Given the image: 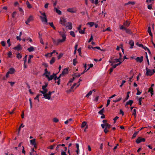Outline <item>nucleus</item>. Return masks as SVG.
<instances>
[{
	"label": "nucleus",
	"mask_w": 155,
	"mask_h": 155,
	"mask_svg": "<svg viewBox=\"0 0 155 155\" xmlns=\"http://www.w3.org/2000/svg\"><path fill=\"white\" fill-rule=\"evenodd\" d=\"M29 101L30 104V107L31 109L32 108V103L31 101V98L29 99Z\"/></svg>",
	"instance_id": "79ce46f5"
},
{
	"label": "nucleus",
	"mask_w": 155,
	"mask_h": 155,
	"mask_svg": "<svg viewBox=\"0 0 155 155\" xmlns=\"http://www.w3.org/2000/svg\"><path fill=\"white\" fill-rule=\"evenodd\" d=\"M86 124L87 123L85 121H84L81 124V127L82 128L84 127L86 125Z\"/></svg>",
	"instance_id": "2f4dec72"
},
{
	"label": "nucleus",
	"mask_w": 155,
	"mask_h": 155,
	"mask_svg": "<svg viewBox=\"0 0 155 155\" xmlns=\"http://www.w3.org/2000/svg\"><path fill=\"white\" fill-rule=\"evenodd\" d=\"M104 111V108L102 109L101 110H100V111H99L98 112V113L99 114H100L101 115H102L103 114V112Z\"/></svg>",
	"instance_id": "e433bc0d"
},
{
	"label": "nucleus",
	"mask_w": 155,
	"mask_h": 155,
	"mask_svg": "<svg viewBox=\"0 0 155 155\" xmlns=\"http://www.w3.org/2000/svg\"><path fill=\"white\" fill-rule=\"evenodd\" d=\"M68 73V69L66 68H64L62 71V73L61 74V75H64V74H67Z\"/></svg>",
	"instance_id": "f8f14e48"
},
{
	"label": "nucleus",
	"mask_w": 155,
	"mask_h": 155,
	"mask_svg": "<svg viewBox=\"0 0 155 155\" xmlns=\"http://www.w3.org/2000/svg\"><path fill=\"white\" fill-rule=\"evenodd\" d=\"M148 92H150L151 94L152 95L153 94V89L152 87H150L149 88V90L148 91Z\"/></svg>",
	"instance_id": "7c9ffc66"
},
{
	"label": "nucleus",
	"mask_w": 155,
	"mask_h": 155,
	"mask_svg": "<svg viewBox=\"0 0 155 155\" xmlns=\"http://www.w3.org/2000/svg\"><path fill=\"white\" fill-rule=\"evenodd\" d=\"M67 11L72 13H75L76 12V10L74 8H70L67 9Z\"/></svg>",
	"instance_id": "6e6552de"
},
{
	"label": "nucleus",
	"mask_w": 155,
	"mask_h": 155,
	"mask_svg": "<svg viewBox=\"0 0 155 155\" xmlns=\"http://www.w3.org/2000/svg\"><path fill=\"white\" fill-rule=\"evenodd\" d=\"M132 114L134 116L135 118L136 117V110L135 109H134Z\"/></svg>",
	"instance_id": "58836bf2"
},
{
	"label": "nucleus",
	"mask_w": 155,
	"mask_h": 155,
	"mask_svg": "<svg viewBox=\"0 0 155 155\" xmlns=\"http://www.w3.org/2000/svg\"><path fill=\"white\" fill-rule=\"evenodd\" d=\"M78 31L79 33L81 34H84V30H83L81 29Z\"/></svg>",
	"instance_id": "6e6d98bb"
},
{
	"label": "nucleus",
	"mask_w": 155,
	"mask_h": 155,
	"mask_svg": "<svg viewBox=\"0 0 155 155\" xmlns=\"http://www.w3.org/2000/svg\"><path fill=\"white\" fill-rule=\"evenodd\" d=\"M138 104L140 105H141V98H140L138 99Z\"/></svg>",
	"instance_id": "603ef678"
},
{
	"label": "nucleus",
	"mask_w": 155,
	"mask_h": 155,
	"mask_svg": "<svg viewBox=\"0 0 155 155\" xmlns=\"http://www.w3.org/2000/svg\"><path fill=\"white\" fill-rule=\"evenodd\" d=\"M77 62L76 59L75 58L73 60V64L74 65H76Z\"/></svg>",
	"instance_id": "5fc2aeb1"
},
{
	"label": "nucleus",
	"mask_w": 155,
	"mask_h": 155,
	"mask_svg": "<svg viewBox=\"0 0 155 155\" xmlns=\"http://www.w3.org/2000/svg\"><path fill=\"white\" fill-rule=\"evenodd\" d=\"M130 24V22L127 21H126L124 22V25L125 26L128 27Z\"/></svg>",
	"instance_id": "b1692460"
},
{
	"label": "nucleus",
	"mask_w": 155,
	"mask_h": 155,
	"mask_svg": "<svg viewBox=\"0 0 155 155\" xmlns=\"http://www.w3.org/2000/svg\"><path fill=\"white\" fill-rule=\"evenodd\" d=\"M121 99H122V97H120L119 98H118L117 100H114L113 102L115 103H116V102H118L120 101L121 100Z\"/></svg>",
	"instance_id": "ea45409f"
},
{
	"label": "nucleus",
	"mask_w": 155,
	"mask_h": 155,
	"mask_svg": "<svg viewBox=\"0 0 155 155\" xmlns=\"http://www.w3.org/2000/svg\"><path fill=\"white\" fill-rule=\"evenodd\" d=\"M27 50L30 52L33 51H34V48L33 46H31L30 48H28Z\"/></svg>",
	"instance_id": "6ab92c4d"
},
{
	"label": "nucleus",
	"mask_w": 155,
	"mask_h": 155,
	"mask_svg": "<svg viewBox=\"0 0 155 155\" xmlns=\"http://www.w3.org/2000/svg\"><path fill=\"white\" fill-rule=\"evenodd\" d=\"M153 1H146L147 3L148 4L147 5V8L149 9H152V4L153 3Z\"/></svg>",
	"instance_id": "7ed1b4c3"
},
{
	"label": "nucleus",
	"mask_w": 155,
	"mask_h": 155,
	"mask_svg": "<svg viewBox=\"0 0 155 155\" xmlns=\"http://www.w3.org/2000/svg\"><path fill=\"white\" fill-rule=\"evenodd\" d=\"M40 18L42 22H44L45 23L47 24V19L46 17H45L40 16Z\"/></svg>",
	"instance_id": "9d476101"
},
{
	"label": "nucleus",
	"mask_w": 155,
	"mask_h": 155,
	"mask_svg": "<svg viewBox=\"0 0 155 155\" xmlns=\"http://www.w3.org/2000/svg\"><path fill=\"white\" fill-rule=\"evenodd\" d=\"M40 95H42L41 94H38L37 96L34 98L35 100H37L38 102L39 101V97Z\"/></svg>",
	"instance_id": "c85d7f7f"
},
{
	"label": "nucleus",
	"mask_w": 155,
	"mask_h": 155,
	"mask_svg": "<svg viewBox=\"0 0 155 155\" xmlns=\"http://www.w3.org/2000/svg\"><path fill=\"white\" fill-rule=\"evenodd\" d=\"M60 34L62 38V39H58L57 41H56L54 38H52V41L54 44L55 45H58L60 43L66 41V38L65 34L61 32H60Z\"/></svg>",
	"instance_id": "f257e3e1"
},
{
	"label": "nucleus",
	"mask_w": 155,
	"mask_h": 155,
	"mask_svg": "<svg viewBox=\"0 0 155 155\" xmlns=\"http://www.w3.org/2000/svg\"><path fill=\"white\" fill-rule=\"evenodd\" d=\"M35 139H34L33 140H30V142L31 144L32 145H34L35 143Z\"/></svg>",
	"instance_id": "a878e982"
},
{
	"label": "nucleus",
	"mask_w": 155,
	"mask_h": 155,
	"mask_svg": "<svg viewBox=\"0 0 155 155\" xmlns=\"http://www.w3.org/2000/svg\"><path fill=\"white\" fill-rule=\"evenodd\" d=\"M16 12H15V11L12 14V18H14L15 17V16L16 15Z\"/></svg>",
	"instance_id": "e2e57ef3"
},
{
	"label": "nucleus",
	"mask_w": 155,
	"mask_h": 155,
	"mask_svg": "<svg viewBox=\"0 0 155 155\" xmlns=\"http://www.w3.org/2000/svg\"><path fill=\"white\" fill-rule=\"evenodd\" d=\"M70 35H71L72 37H75V35L74 33V32L72 31H71L70 32Z\"/></svg>",
	"instance_id": "473e14b6"
},
{
	"label": "nucleus",
	"mask_w": 155,
	"mask_h": 155,
	"mask_svg": "<svg viewBox=\"0 0 155 155\" xmlns=\"http://www.w3.org/2000/svg\"><path fill=\"white\" fill-rule=\"evenodd\" d=\"M27 57V55H26L25 56V57L24 58V61L25 64V63L26 62Z\"/></svg>",
	"instance_id": "bf43d9fd"
},
{
	"label": "nucleus",
	"mask_w": 155,
	"mask_h": 155,
	"mask_svg": "<svg viewBox=\"0 0 155 155\" xmlns=\"http://www.w3.org/2000/svg\"><path fill=\"white\" fill-rule=\"evenodd\" d=\"M110 99H108L107 101V103L106 104V106L107 107L110 104Z\"/></svg>",
	"instance_id": "0e129e2a"
},
{
	"label": "nucleus",
	"mask_w": 155,
	"mask_h": 155,
	"mask_svg": "<svg viewBox=\"0 0 155 155\" xmlns=\"http://www.w3.org/2000/svg\"><path fill=\"white\" fill-rule=\"evenodd\" d=\"M40 12L41 15L43 16V17H46L45 13V12Z\"/></svg>",
	"instance_id": "a18cd8bd"
},
{
	"label": "nucleus",
	"mask_w": 155,
	"mask_h": 155,
	"mask_svg": "<svg viewBox=\"0 0 155 155\" xmlns=\"http://www.w3.org/2000/svg\"><path fill=\"white\" fill-rule=\"evenodd\" d=\"M129 43L130 45V48H133V47L134 46V41L132 40H130L129 41Z\"/></svg>",
	"instance_id": "ddd939ff"
},
{
	"label": "nucleus",
	"mask_w": 155,
	"mask_h": 155,
	"mask_svg": "<svg viewBox=\"0 0 155 155\" xmlns=\"http://www.w3.org/2000/svg\"><path fill=\"white\" fill-rule=\"evenodd\" d=\"M143 57L141 56L140 57H137L135 58V60L137 62L141 63L143 61Z\"/></svg>",
	"instance_id": "0eeeda50"
},
{
	"label": "nucleus",
	"mask_w": 155,
	"mask_h": 155,
	"mask_svg": "<svg viewBox=\"0 0 155 155\" xmlns=\"http://www.w3.org/2000/svg\"><path fill=\"white\" fill-rule=\"evenodd\" d=\"M84 67L85 68V70L81 73V74H83L85 72L87 71L90 68V67L88 68L87 69V70H86V67H87V65L86 64H84Z\"/></svg>",
	"instance_id": "aec40b11"
},
{
	"label": "nucleus",
	"mask_w": 155,
	"mask_h": 155,
	"mask_svg": "<svg viewBox=\"0 0 155 155\" xmlns=\"http://www.w3.org/2000/svg\"><path fill=\"white\" fill-rule=\"evenodd\" d=\"M146 75L147 76H151L153 74L152 71L150 69H148L147 67H146Z\"/></svg>",
	"instance_id": "f03ea898"
},
{
	"label": "nucleus",
	"mask_w": 155,
	"mask_h": 155,
	"mask_svg": "<svg viewBox=\"0 0 155 155\" xmlns=\"http://www.w3.org/2000/svg\"><path fill=\"white\" fill-rule=\"evenodd\" d=\"M8 72L10 74H13L15 72V69L12 68H10Z\"/></svg>",
	"instance_id": "412c9836"
},
{
	"label": "nucleus",
	"mask_w": 155,
	"mask_h": 155,
	"mask_svg": "<svg viewBox=\"0 0 155 155\" xmlns=\"http://www.w3.org/2000/svg\"><path fill=\"white\" fill-rule=\"evenodd\" d=\"M26 5L27 6V7L29 8H32V6H31V4H30L29 3V2H28V1H27L26 2Z\"/></svg>",
	"instance_id": "393cba45"
},
{
	"label": "nucleus",
	"mask_w": 155,
	"mask_h": 155,
	"mask_svg": "<svg viewBox=\"0 0 155 155\" xmlns=\"http://www.w3.org/2000/svg\"><path fill=\"white\" fill-rule=\"evenodd\" d=\"M43 91H44V94L45 93H47L48 92V90L47 89V88H44V89H43Z\"/></svg>",
	"instance_id": "680f3d73"
},
{
	"label": "nucleus",
	"mask_w": 155,
	"mask_h": 155,
	"mask_svg": "<svg viewBox=\"0 0 155 155\" xmlns=\"http://www.w3.org/2000/svg\"><path fill=\"white\" fill-rule=\"evenodd\" d=\"M67 22L66 19L64 18H61L60 20V22L63 25L65 26V23Z\"/></svg>",
	"instance_id": "39448f33"
},
{
	"label": "nucleus",
	"mask_w": 155,
	"mask_h": 155,
	"mask_svg": "<svg viewBox=\"0 0 155 155\" xmlns=\"http://www.w3.org/2000/svg\"><path fill=\"white\" fill-rule=\"evenodd\" d=\"M48 83H46L44 85L42 86V89L46 88L48 86Z\"/></svg>",
	"instance_id": "37998d69"
},
{
	"label": "nucleus",
	"mask_w": 155,
	"mask_h": 155,
	"mask_svg": "<svg viewBox=\"0 0 155 155\" xmlns=\"http://www.w3.org/2000/svg\"><path fill=\"white\" fill-rule=\"evenodd\" d=\"M16 57L18 59H19L21 58L22 55L19 53H18L17 54Z\"/></svg>",
	"instance_id": "f704fd0d"
},
{
	"label": "nucleus",
	"mask_w": 155,
	"mask_h": 155,
	"mask_svg": "<svg viewBox=\"0 0 155 155\" xmlns=\"http://www.w3.org/2000/svg\"><path fill=\"white\" fill-rule=\"evenodd\" d=\"M119 118L117 116L115 117L114 119V123H115L116 122V120Z\"/></svg>",
	"instance_id": "3c124183"
},
{
	"label": "nucleus",
	"mask_w": 155,
	"mask_h": 155,
	"mask_svg": "<svg viewBox=\"0 0 155 155\" xmlns=\"http://www.w3.org/2000/svg\"><path fill=\"white\" fill-rule=\"evenodd\" d=\"M5 42L4 41H2L1 42V44L2 46L4 47L5 45Z\"/></svg>",
	"instance_id": "8fccbe9b"
},
{
	"label": "nucleus",
	"mask_w": 155,
	"mask_h": 155,
	"mask_svg": "<svg viewBox=\"0 0 155 155\" xmlns=\"http://www.w3.org/2000/svg\"><path fill=\"white\" fill-rule=\"evenodd\" d=\"M18 9H19V10L20 12L23 13L22 15H23L24 14H23L24 12H23V10L21 8H19H19Z\"/></svg>",
	"instance_id": "13d9d810"
},
{
	"label": "nucleus",
	"mask_w": 155,
	"mask_h": 155,
	"mask_svg": "<svg viewBox=\"0 0 155 155\" xmlns=\"http://www.w3.org/2000/svg\"><path fill=\"white\" fill-rule=\"evenodd\" d=\"M111 125L107 123H106V128H107V129H109L111 127Z\"/></svg>",
	"instance_id": "a19ab883"
},
{
	"label": "nucleus",
	"mask_w": 155,
	"mask_h": 155,
	"mask_svg": "<svg viewBox=\"0 0 155 155\" xmlns=\"http://www.w3.org/2000/svg\"><path fill=\"white\" fill-rule=\"evenodd\" d=\"M33 20V16L32 15H31L29 16V18L27 19V21L28 22H30L31 21Z\"/></svg>",
	"instance_id": "5701e85b"
},
{
	"label": "nucleus",
	"mask_w": 155,
	"mask_h": 155,
	"mask_svg": "<svg viewBox=\"0 0 155 155\" xmlns=\"http://www.w3.org/2000/svg\"><path fill=\"white\" fill-rule=\"evenodd\" d=\"M138 133L139 131L135 132L132 136V139H134L136 137L137 135L138 134Z\"/></svg>",
	"instance_id": "bb28decb"
},
{
	"label": "nucleus",
	"mask_w": 155,
	"mask_h": 155,
	"mask_svg": "<svg viewBox=\"0 0 155 155\" xmlns=\"http://www.w3.org/2000/svg\"><path fill=\"white\" fill-rule=\"evenodd\" d=\"M95 48H96L97 49H98V50H101V51H103V50H102V49H101L100 47H94L93 48V49H95Z\"/></svg>",
	"instance_id": "69168bd1"
},
{
	"label": "nucleus",
	"mask_w": 155,
	"mask_h": 155,
	"mask_svg": "<svg viewBox=\"0 0 155 155\" xmlns=\"http://www.w3.org/2000/svg\"><path fill=\"white\" fill-rule=\"evenodd\" d=\"M55 11L58 14L60 15L61 14V11L58 10L56 8H54Z\"/></svg>",
	"instance_id": "4be33fe9"
},
{
	"label": "nucleus",
	"mask_w": 155,
	"mask_h": 155,
	"mask_svg": "<svg viewBox=\"0 0 155 155\" xmlns=\"http://www.w3.org/2000/svg\"><path fill=\"white\" fill-rule=\"evenodd\" d=\"M125 30L126 31V32L127 33L130 35L132 34V33L130 30L127 29L126 28V29H125Z\"/></svg>",
	"instance_id": "72a5a7b5"
},
{
	"label": "nucleus",
	"mask_w": 155,
	"mask_h": 155,
	"mask_svg": "<svg viewBox=\"0 0 155 155\" xmlns=\"http://www.w3.org/2000/svg\"><path fill=\"white\" fill-rule=\"evenodd\" d=\"M53 121L55 123H57L58 121V120L57 118H55L53 119Z\"/></svg>",
	"instance_id": "052dcab7"
},
{
	"label": "nucleus",
	"mask_w": 155,
	"mask_h": 155,
	"mask_svg": "<svg viewBox=\"0 0 155 155\" xmlns=\"http://www.w3.org/2000/svg\"><path fill=\"white\" fill-rule=\"evenodd\" d=\"M55 76V74L53 73L52 75H51L50 77L48 74L45 75V77L48 78L49 81L52 80L54 78V76Z\"/></svg>",
	"instance_id": "423d86ee"
},
{
	"label": "nucleus",
	"mask_w": 155,
	"mask_h": 155,
	"mask_svg": "<svg viewBox=\"0 0 155 155\" xmlns=\"http://www.w3.org/2000/svg\"><path fill=\"white\" fill-rule=\"evenodd\" d=\"M93 39V37L92 36V35H91L90 38L89 40L88 41V42L89 43V42H91Z\"/></svg>",
	"instance_id": "338daca9"
},
{
	"label": "nucleus",
	"mask_w": 155,
	"mask_h": 155,
	"mask_svg": "<svg viewBox=\"0 0 155 155\" xmlns=\"http://www.w3.org/2000/svg\"><path fill=\"white\" fill-rule=\"evenodd\" d=\"M56 51L55 50H54L52 52L50 53H48L45 55V56L46 57H51L52 56V54L55 53Z\"/></svg>",
	"instance_id": "9b49d317"
},
{
	"label": "nucleus",
	"mask_w": 155,
	"mask_h": 155,
	"mask_svg": "<svg viewBox=\"0 0 155 155\" xmlns=\"http://www.w3.org/2000/svg\"><path fill=\"white\" fill-rule=\"evenodd\" d=\"M12 55V52L9 51L8 53V56L9 58H11V55Z\"/></svg>",
	"instance_id": "de8ad7c7"
},
{
	"label": "nucleus",
	"mask_w": 155,
	"mask_h": 155,
	"mask_svg": "<svg viewBox=\"0 0 155 155\" xmlns=\"http://www.w3.org/2000/svg\"><path fill=\"white\" fill-rule=\"evenodd\" d=\"M92 93V91H90L86 95V97H89L91 95Z\"/></svg>",
	"instance_id": "c756f323"
},
{
	"label": "nucleus",
	"mask_w": 155,
	"mask_h": 155,
	"mask_svg": "<svg viewBox=\"0 0 155 155\" xmlns=\"http://www.w3.org/2000/svg\"><path fill=\"white\" fill-rule=\"evenodd\" d=\"M55 58L53 57L52 58V59L50 61V63L51 64H52L55 62Z\"/></svg>",
	"instance_id": "cd10ccee"
},
{
	"label": "nucleus",
	"mask_w": 155,
	"mask_h": 155,
	"mask_svg": "<svg viewBox=\"0 0 155 155\" xmlns=\"http://www.w3.org/2000/svg\"><path fill=\"white\" fill-rule=\"evenodd\" d=\"M43 96L44 97V98L48 99V100H50L51 99V96L48 95V94L45 93L43 94Z\"/></svg>",
	"instance_id": "4468645a"
},
{
	"label": "nucleus",
	"mask_w": 155,
	"mask_h": 155,
	"mask_svg": "<svg viewBox=\"0 0 155 155\" xmlns=\"http://www.w3.org/2000/svg\"><path fill=\"white\" fill-rule=\"evenodd\" d=\"M63 54L62 53H61L58 57V59H59L61 58L63 56Z\"/></svg>",
	"instance_id": "09e8293b"
},
{
	"label": "nucleus",
	"mask_w": 155,
	"mask_h": 155,
	"mask_svg": "<svg viewBox=\"0 0 155 155\" xmlns=\"http://www.w3.org/2000/svg\"><path fill=\"white\" fill-rule=\"evenodd\" d=\"M8 83L10 84L11 86L12 87L14 85L15 83V82H12L10 81H8Z\"/></svg>",
	"instance_id": "4d7b16f0"
},
{
	"label": "nucleus",
	"mask_w": 155,
	"mask_h": 155,
	"mask_svg": "<svg viewBox=\"0 0 155 155\" xmlns=\"http://www.w3.org/2000/svg\"><path fill=\"white\" fill-rule=\"evenodd\" d=\"M21 49V45L20 44L18 45L17 46L14 47L13 49L16 50L17 51H19Z\"/></svg>",
	"instance_id": "f3484780"
},
{
	"label": "nucleus",
	"mask_w": 155,
	"mask_h": 155,
	"mask_svg": "<svg viewBox=\"0 0 155 155\" xmlns=\"http://www.w3.org/2000/svg\"><path fill=\"white\" fill-rule=\"evenodd\" d=\"M120 30H124L126 29V28L124 27L122 25H120Z\"/></svg>",
	"instance_id": "c03bdc74"
},
{
	"label": "nucleus",
	"mask_w": 155,
	"mask_h": 155,
	"mask_svg": "<svg viewBox=\"0 0 155 155\" xmlns=\"http://www.w3.org/2000/svg\"><path fill=\"white\" fill-rule=\"evenodd\" d=\"M145 139L144 138H142L140 137H139L136 141L137 144L141 142H144Z\"/></svg>",
	"instance_id": "20e7f679"
},
{
	"label": "nucleus",
	"mask_w": 155,
	"mask_h": 155,
	"mask_svg": "<svg viewBox=\"0 0 155 155\" xmlns=\"http://www.w3.org/2000/svg\"><path fill=\"white\" fill-rule=\"evenodd\" d=\"M137 92L136 94L137 95H140L141 93V92L140 91L139 89L138 88H137Z\"/></svg>",
	"instance_id": "49530a36"
},
{
	"label": "nucleus",
	"mask_w": 155,
	"mask_h": 155,
	"mask_svg": "<svg viewBox=\"0 0 155 155\" xmlns=\"http://www.w3.org/2000/svg\"><path fill=\"white\" fill-rule=\"evenodd\" d=\"M45 72L44 74L43 75H45H45L46 74H47L48 73V71L47 69L45 68Z\"/></svg>",
	"instance_id": "864d4df0"
},
{
	"label": "nucleus",
	"mask_w": 155,
	"mask_h": 155,
	"mask_svg": "<svg viewBox=\"0 0 155 155\" xmlns=\"http://www.w3.org/2000/svg\"><path fill=\"white\" fill-rule=\"evenodd\" d=\"M135 3L134 2H128L125 3V5H134Z\"/></svg>",
	"instance_id": "dca6fc26"
},
{
	"label": "nucleus",
	"mask_w": 155,
	"mask_h": 155,
	"mask_svg": "<svg viewBox=\"0 0 155 155\" xmlns=\"http://www.w3.org/2000/svg\"><path fill=\"white\" fill-rule=\"evenodd\" d=\"M107 128H105L104 130V131L106 134L108 132V130L107 129Z\"/></svg>",
	"instance_id": "774afa93"
},
{
	"label": "nucleus",
	"mask_w": 155,
	"mask_h": 155,
	"mask_svg": "<svg viewBox=\"0 0 155 155\" xmlns=\"http://www.w3.org/2000/svg\"><path fill=\"white\" fill-rule=\"evenodd\" d=\"M91 2L92 3H94L95 5H97L98 4L99 2L98 1H91Z\"/></svg>",
	"instance_id": "4c0bfd02"
},
{
	"label": "nucleus",
	"mask_w": 155,
	"mask_h": 155,
	"mask_svg": "<svg viewBox=\"0 0 155 155\" xmlns=\"http://www.w3.org/2000/svg\"><path fill=\"white\" fill-rule=\"evenodd\" d=\"M65 26H66V27H68V29L69 30L72 29V23L70 22H68L67 24H66Z\"/></svg>",
	"instance_id": "1a4fd4ad"
},
{
	"label": "nucleus",
	"mask_w": 155,
	"mask_h": 155,
	"mask_svg": "<svg viewBox=\"0 0 155 155\" xmlns=\"http://www.w3.org/2000/svg\"><path fill=\"white\" fill-rule=\"evenodd\" d=\"M133 103V101L132 100H129L128 102H127L125 106L126 105H130V106H131L132 105V104Z\"/></svg>",
	"instance_id": "a211bd4d"
},
{
	"label": "nucleus",
	"mask_w": 155,
	"mask_h": 155,
	"mask_svg": "<svg viewBox=\"0 0 155 155\" xmlns=\"http://www.w3.org/2000/svg\"><path fill=\"white\" fill-rule=\"evenodd\" d=\"M147 32L149 33V35L152 37L153 35L151 31V28L150 26L148 27Z\"/></svg>",
	"instance_id": "2eb2a0df"
},
{
	"label": "nucleus",
	"mask_w": 155,
	"mask_h": 155,
	"mask_svg": "<svg viewBox=\"0 0 155 155\" xmlns=\"http://www.w3.org/2000/svg\"><path fill=\"white\" fill-rule=\"evenodd\" d=\"M87 24L89 25H90V27H91L94 25V22H88Z\"/></svg>",
	"instance_id": "c9c22d12"
}]
</instances>
